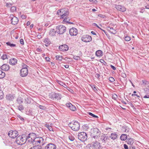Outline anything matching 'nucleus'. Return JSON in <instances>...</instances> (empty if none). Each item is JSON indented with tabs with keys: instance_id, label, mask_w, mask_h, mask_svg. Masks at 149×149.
<instances>
[{
	"instance_id": "423d86ee",
	"label": "nucleus",
	"mask_w": 149,
	"mask_h": 149,
	"mask_svg": "<svg viewBox=\"0 0 149 149\" xmlns=\"http://www.w3.org/2000/svg\"><path fill=\"white\" fill-rule=\"evenodd\" d=\"M78 137L79 139L82 141H84L86 140L87 138V134L84 132L79 133Z\"/></svg>"
},
{
	"instance_id": "0e129e2a",
	"label": "nucleus",
	"mask_w": 149,
	"mask_h": 149,
	"mask_svg": "<svg viewBox=\"0 0 149 149\" xmlns=\"http://www.w3.org/2000/svg\"><path fill=\"white\" fill-rule=\"evenodd\" d=\"M21 17V18H22L23 19H24L26 18V16L25 15H22Z\"/></svg>"
},
{
	"instance_id": "4c0bfd02",
	"label": "nucleus",
	"mask_w": 149,
	"mask_h": 149,
	"mask_svg": "<svg viewBox=\"0 0 149 149\" xmlns=\"http://www.w3.org/2000/svg\"><path fill=\"white\" fill-rule=\"evenodd\" d=\"M16 10V8L15 6H12L10 9V11L12 12H13L15 11Z\"/></svg>"
},
{
	"instance_id": "f8f14e48",
	"label": "nucleus",
	"mask_w": 149,
	"mask_h": 149,
	"mask_svg": "<svg viewBox=\"0 0 149 149\" xmlns=\"http://www.w3.org/2000/svg\"><path fill=\"white\" fill-rule=\"evenodd\" d=\"M35 145H39L42 143L44 141V139L41 137H38L34 138Z\"/></svg>"
},
{
	"instance_id": "79ce46f5",
	"label": "nucleus",
	"mask_w": 149,
	"mask_h": 149,
	"mask_svg": "<svg viewBox=\"0 0 149 149\" xmlns=\"http://www.w3.org/2000/svg\"><path fill=\"white\" fill-rule=\"evenodd\" d=\"M1 58L3 60L6 59L7 58V55L6 54H3L1 57Z\"/></svg>"
},
{
	"instance_id": "3c124183",
	"label": "nucleus",
	"mask_w": 149,
	"mask_h": 149,
	"mask_svg": "<svg viewBox=\"0 0 149 149\" xmlns=\"http://www.w3.org/2000/svg\"><path fill=\"white\" fill-rule=\"evenodd\" d=\"M12 4L9 3H7L6 4V6L7 7H12Z\"/></svg>"
},
{
	"instance_id": "13d9d810",
	"label": "nucleus",
	"mask_w": 149,
	"mask_h": 149,
	"mask_svg": "<svg viewBox=\"0 0 149 149\" xmlns=\"http://www.w3.org/2000/svg\"><path fill=\"white\" fill-rule=\"evenodd\" d=\"M20 43L23 45L24 44V40L23 39H20Z\"/></svg>"
},
{
	"instance_id": "f704fd0d",
	"label": "nucleus",
	"mask_w": 149,
	"mask_h": 149,
	"mask_svg": "<svg viewBox=\"0 0 149 149\" xmlns=\"http://www.w3.org/2000/svg\"><path fill=\"white\" fill-rule=\"evenodd\" d=\"M5 75V73L0 70V78H4Z\"/></svg>"
},
{
	"instance_id": "58836bf2",
	"label": "nucleus",
	"mask_w": 149,
	"mask_h": 149,
	"mask_svg": "<svg viewBox=\"0 0 149 149\" xmlns=\"http://www.w3.org/2000/svg\"><path fill=\"white\" fill-rule=\"evenodd\" d=\"M3 91L0 90V100H1L3 98Z\"/></svg>"
},
{
	"instance_id": "09e8293b",
	"label": "nucleus",
	"mask_w": 149,
	"mask_h": 149,
	"mask_svg": "<svg viewBox=\"0 0 149 149\" xmlns=\"http://www.w3.org/2000/svg\"><path fill=\"white\" fill-rule=\"evenodd\" d=\"M109 81L111 82H113L115 81V79L112 77H110L109 78Z\"/></svg>"
},
{
	"instance_id": "338daca9",
	"label": "nucleus",
	"mask_w": 149,
	"mask_h": 149,
	"mask_svg": "<svg viewBox=\"0 0 149 149\" xmlns=\"http://www.w3.org/2000/svg\"><path fill=\"white\" fill-rule=\"evenodd\" d=\"M18 117L22 120H24L23 118L22 117H21L19 115V116H18Z\"/></svg>"
},
{
	"instance_id": "a878e982",
	"label": "nucleus",
	"mask_w": 149,
	"mask_h": 149,
	"mask_svg": "<svg viewBox=\"0 0 149 149\" xmlns=\"http://www.w3.org/2000/svg\"><path fill=\"white\" fill-rule=\"evenodd\" d=\"M107 29L111 33L114 34L116 33V31L113 27L109 26L107 27Z\"/></svg>"
},
{
	"instance_id": "052dcab7",
	"label": "nucleus",
	"mask_w": 149,
	"mask_h": 149,
	"mask_svg": "<svg viewBox=\"0 0 149 149\" xmlns=\"http://www.w3.org/2000/svg\"><path fill=\"white\" fill-rule=\"evenodd\" d=\"M89 1L90 2L93 3H96V2L97 1L96 0H89Z\"/></svg>"
},
{
	"instance_id": "20e7f679",
	"label": "nucleus",
	"mask_w": 149,
	"mask_h": 149,
	"mask_svg": "<svg viewBox=\"0 0 149 149\" xmlns=\"http://www.w3.org/2000/svg\"><path fill=\"white\" fill-rule=\"evenodd\" d=\"M91 132V136L95 139H97L100 134L99 130L97 128H94L92 130Z\"/></svg>"
},
{
	"instance_id": "393cba45",
	"label": "nucleus",
	"mask_w": 149,
	"mask_h": 149,
	"mask_svg": "<svg viewBox=\"0 0 149 149\" xmlns=\"http://www.w3.org/2000/svg\"><path fill=\"white\" fill-rule=\"evenodd\" d=\"M56 32V30L55 31L54 29H52L50 31L49 35L51 36H55Z\"/></svg>"
},
{
	"instance_id": "f03ea898",
	"label": "nucleus",
	"mask_w": 149,
	"mask_h": 149,
	"mask_svg": "<svg viewBox=\"0 0 149 149\" xmlns=\"http://www.w3.org/2000/svg\"><path fill=\"white\" fill-rule=\"evenodd\" d=\"M69 126L72 130L75 131H78L80 129L79 124L76 121H73L70 123L69 124Z\"/></svg>"
},
{
	"instance_id": "1a4fd4ad",
	"label": "nucleus",
	"mask_w": 149,
	"mask_h": 149,
	"mask_svg": "<svg viewBox=\"0 0 149 149\" xmlns=\"http://www.w3.org/2000/svg\"><path fill=\"white\" fill-rule=\"evenodd\" d=\"M59 15H60L62 19L67 17L69 14L68 12L66 10L63 9H61L60 10Z\"/></svg>"
},
{
	"instance_id": "774afa93",
	"label": "nucleus",
	"mask_w": 149,
	"mask_h": 149,
	"mask_svg": "<svg viewBox=\"0 0 149 149\" xmlns=\"http://www.w3.org/2000/svg\"><path fill=\"white\" fill-rule=\"evenodd\" d=\"M36 51L37 52H40L42 51V50L40 49L37 48L36 49Z\"/></svg>"
},
{
	"instance_id": "c85d7f7f",
	"label": "nucleus",
	"mask_w": 149,
	"mask_h": 149,
	"mask_svg": "<svg viewBox=\"0 0 149 149\" xmlns=\"http://www.w3.org/2000/svg\"><path fill=\"white\" fill-rule=\"evenodd\" d=\"M42 147L39 145H36L31 147L30 149H42Z\"/></svg>"
},
{
	"instance_id": "ea45409f",
	"label": "nucleus",
	"mask_w": 149,
	"mask_h": 149,
	"mask_svg": "<svg viewBox=\"0 0 149 149\" xmlns=\"http://www.w3.org/2000/svg\"><path fill=\"white\" fill-rule=\"evenodd\" d=\"M45 126L47 127L50 131H51L52 130V128L51 126H50L49 125L47 124H45Z\"/></svg>"
},
{
	"instance_id": "c756f323",
	"label": "nucleus",
	"mask_w": 149,
	"mask_h": 149,
	"mask_svg": "<svg viewBox=\"0 0 149 149\" xmlns=\"http://www.w3.org/2000/svg\"><path fill=\"white\" fill-rule=\"evenodd\" d=\"M127 136L125 134H122L120 136V139L122 141H125L127 139Z\"/></svg>"
},
{
	"instance_id": "a18cd8bd",
	"label": "nucleus",
	"mask_w": 149,
	"mask_h": 149,
	"mask_svg": "<svg viewBox=\"0 0 149 149\" xmlns=\"http://www.w3.org/2000/svg\"><path fill=\"white\" fill-rule=\"evenodd\" d=\"M91 88H92L93 90L95 92L97 91V88L95 87V86L92 85L91 86Z\"/></svg>"
},
{
	"instance_id": "6e6d98bb",
	"label": "nucleus",
	"mask_w": 149,
	"mask_h": 149,
	"mask_svg": "<svg viewBox=\"0 0 149 149\" xmlns=\"http://www.w3.org/2000/svg\"><path fill=\"white\" fill-rule=\"evenodd\" d=\"M143 84L144 85H146L147 84L148 82L145 80H143L142 81Z\"/></svg>"
},
{
	"instance_id": "c9c22d12",
	"label": "nucleus",
	"mask_w": 149,
	"mask_h": 149,
	"mask_svg": "<svg viewBox=\"0 0 149 149\" xmlns=\"http://www.w3.org/2000/svg\"><path fill=\"white\" fill-rule=\"evenodd\" d=\"M17 107L18 109L20 111H22L24 109V107L21 104L18 105Z\"/></svg>"
},
{
	"instance_id": "c03bdc74",
	"label": "nucleus",
	"mask_w": 149,
	"mask_h": 149,
	"mask_svg": "<svg viewBox=\"0 0 149 149\" xmlns=\"http://www.w3.org/2000/svg\"><path fill=\"white\" fill-rule=\"evenodd\" d=\"M70 18L69 17L65 18L63 19V22H66L67 23H68L69 21L70 20Z\"/></svg>"
},
{
	"instance_id": "0eeeda50",
	"label": "nucleus",
	"mask_w": 149,
	"mask_h": 149,
	"mask_svg": "<svg viewBox=\"0 0 149 149\" xmlns=\"http://www.w3.org/2000/svg\"><path fill=\"white\" fill-rule=\"evenodd\" d=\"M27 67L28 66L27 65H25V66L22 68L20 70V74L22 77H24L26 76L28 73V69Z\"/></svg>"
},
{
	"instance_id": "bb28decb",
	"label": "nucleus",
	"mask_w": 149,
	"mask_h": 149,
	"mask_svg": "<svg viewBox=\"0 0 149 149\" xmlns=\"http://www.w3.org/2000/svg\"><path fill=\"white\" fill-rule=\"evenodd\" d=\"M117 137L118 135L115 132L111 133L110 136L111 138L113 140L116 139L117 138Z\"/></svg>"
},
{
	"instance_id": "37998d69",
	"label": "nucleus",
	"mask_w": 149,
	"mask_h": 149,
	"mask_svg": "<svg viewBox=\"0 0 149 149\" xmlns=\"http://www.w3.org/2000/svg\"><path fill=\"white\" fill-rule=\"evenodd\" d=\"M83 128L86 130L89 128V126L87 124H85L83 125Z\"/></svg>"
},
{
	"instance_id": "7ed1b4c3",
	"label": "nucleus",
	"mask_w": 149,
	"mask_h": 149,
	"mask_svg": "<svg viewBox=\"0 0 149 149\" xmlns=\"http://www.w3.org/2000/svg\"><path fill=\"white\" fill-rule=\"evenodd\" d=\"M15 141L18 145L24 144L26 142V136L25 135L19 136L17 138Z\"/></svg>"
},
{
	"instance_id": "dca6fc26",
	"label": "nucleus",
	"mask_w": 149,
	"mask_h": 149,
	"mask_svg": "<svg viewBox=\"0 0 149 149\" xmlns=\"http://www.w3.org/2000/svg\"><path fill=\"white\" fill-rule=\"evenodd\" d=\"M56 146L52 143L47 144L45 147V149H56Z\"/></svg>"
},
{
	"instance_id": "cd10ccee",
	"label": "nucleus",
	"mask_w": 149,
	"mask_h": 149,
	"mask_svg": "<svg viewBox=\"0 0 149 149\" xmlns=\"http://www.w3.org/2000/svg\"><path fill=\"white\" fill-rule=\"evenodd\" d=\"M127 144L130 145H132L134 143V141L133 139L130 138H128L127 141Z\"/></svg>"
},
{
	"instance_id": "2eb2a0df",
	"label": "nucleus",
	"mask_w": 149,
	"mask_h": 149,
	"mask_svg": "<svg viewBox=\"0 0 149 149\" xmlns=\"http://www.w3.org/2000/svg\"><path fill=\"white\" fill-rule=\"evenodd\" d=\"M59 49L61 51L63 52L66 51L68 49V47L66 45L64 44L60 46Z\"/></svg>"
},
{
	"instance_id": "b1692460",
	"label": "nucleus",
	"mask_w": 149,
	"mask_h": 149,
	"mask_svg": "<svg viewBox=\"0 0 149 149\" xmlns=\"http://www.w3.org/2000/svg\"><path fill=\"white\" fill-rule=\"evenodd\" d=\"M103 54V52L101 50H98L95 52V55L97 57L102 56Z\"/></svg>"
},
{
	"instance_id": "473e14b6",
	"label": "nucleus",
	"mask_w": 149,
	"mask_h": 149,
	"mask_svg": "<svg viewBox=\"0 0 149 149\" xmlns=\"http://www.w3.org/2000/svg\"><path fill=\"white\" fill-rule=\"evenodd\" d=\"M23 99L20 97L18 98L17 100L18 103L19 104H20L23 103Z\"/></svg>"
},
{
	"instance_id": "f257e3e1",
	"label": "nucleus",
	"mask_w": 149,
	"mask_h": 149,
	"mask_svg": "<svg viewBox=\"0 0 149 149\" xmlns=\"http://www.w3.org/2000/svg\"><path fill=\"white\" fill-rule=\"evenodd\" d=\"M35 136V134L33 133H30L27 136H26V142L28 145L32 144V145H35L34 137L33 136Z\"/></svg>"
},
{
	"instance_id": "9d476101",
	"label": "nucleus",
	"mask_w": 149,
	"mask_h": 149,
	"mask_svg": "<svg viewBox=\"0 0 149 149\" xmlns=\"http://www.w3.org/2000/svg\"><path fill=\"white\" fill-rule=\"evenodd\" d=\"M18 135V133L17 131L11 130L8 133V135L12 139H14Z\"/></svg>"
},
{
	"instance_id": "72a5a7b5",
	"label": "nucleus",
	"mask_w": 149,
	"mask_h": 149,
	"mask_svg": "<svg viewBox=\"0 0 149 149\" xmlns=\"http://www.w3.org/2000/svg\"><path fill=\"white\" fill-rule=\"evenodd\" d=\"M6 44L7 45L11 47H15L16 46V45L15 44L11 43L10 42H6Z\"/></svg>"
},
{
	"instance_id": "680f3d73",
	"label": "nucleus",
	"mask_w": 149,
	"mask_h": 149,
	"mask_svg": "<svg viewBox=\"0 0 149 149\" xmlns=\"http://www.w3.org/2000/svg\"><path fill=\"white\" fill-rule=\"evenodd\" d=\"M100 77V75L99 74H96V75H95V77L97 78L98 79H99V77Z\"/></svg>"
},
{
	"instance_id": "5fc2aeb1",
	"label": "nucleus",
	"mask_w": 149,
	"mask_h": 149,
	"mask_svg": "<svg viewBox=\"0 0 149 149\" xmlns=\"http://www.w3.org/2000/svg\"><path fill=\"white\" fill-rule=\"evenodd\" d=\"M39 107L40 109H45V107L42 105H39Z\"/></svg>"
},
{
	"instance_id": "6ab92c4d",
	"label": "nucleus",
	"mask_w": 149,
	"mask_h": 149,
	"mask_svg": "<svg viewBox=\"0 0 149 149\" xmlns=\"http://www.w3.org/2000/svg\"><path fill=\"white\" fill-rule=\"evenodd\" d=\"M1 69L3 70L8 71L9 69V66L7 64H4L1 67Z\"/></svg>"
},
{
	"instance_id": "de8ad7c7",
	"label": "nucleus",
	"mask_w": 149,
	"mask_h": 149,
	"mask_svg": "<svg viewBox=\"0 0 149 149\" xmlns=\"http://www.w3.org/2000/svg\"><path fill=\"white\" fill-rule=\"evenodd\" d=\"M69 139L72 141H73L74 139V137L72 136H69Z\"/></svg>"
},
{
	"instance_id": "6e6552de",
	"label": "nucleus",
	"mask_w": 149,
	"mask_h": 149,
	"mask_svg": "<svg viewBox=\"0 0 149 149\" xmlns=\"http://www.w3.org/2000/svg\"><path fill=\"white\" fill-rule=\"evenodd\" d=\"M49 97L52 99L60 100L61 98V95L60 94L52 92L49 94Z\"/></svg>"
},
{
	"instance_id": "412c9836",
	"label": "nucleus",
	"mask_w": 149,
	"mask_h": 149,
	"mask_svg": "<svg viewBox=\"0 0 149 149\" xmlns=\"http://www.w3.org/2000/svg\"><path fill=\"white\" fill-rule=\"evenodd\" d=\"M108 138V137L107 135L103 134V135L101 136L100 140L102 141V143H105L107 140Z\"/></svg>"
},
{
	"instance_id": "a211bd4d",
	"label": "nucleus",
	"mask_w": 149,
	"mask_h": 149,
	"mask_svg": "<svg viewBox=\"0 0 149 149\" xmlns=\"http://www.w3.org/2000/svg\"><path fill=\"white\" fill-rule=\"evenodd\" d=\"M115 7L117 10L121 11L123 12L126 10L125 8L124 7L120 5H116L115 6Z\"/></svg>"
},
{
	"instance_id": "69168bd1",
	"label": "nucleus",
	"mask_w": 149,
	"mask_h": 149,
	"mask_svg": "<svg viewBox=\"0 0 149 149\" xmlns=\"http://www.w3.org/2000/svg\"><path fill=\"white\" fill-rule=\"evenodd\" d=\"M132 96H136L138 97H140V96L139 95H138L137 94H132Z\"/></svg>"
},
{
	"instance_id": "7c9ffc66",
	"label": "nucleus",
	"mask_w": 149,
	"mask_h": 149,
	"mask_svg": "<svg viewBox=\"0 0 149 149\" xmlns=\"http://www.w3.org/2000/svg\"><path fill=\"white\" fill-rule=\"evenodd\" d=\"M6 99L9 100H12L14 99V97L12 95H9L6 96Z\"/></svg>"
},
{
	"instance_id": "864d4df0",
	"label": "nucleus",
	"mask_w": 149,
	"mask_h": 149,
	"mask_svg": "<svg viewBox=\"0 0 149 149\" xmlns=\"http://www.w3.org/2000/svg\"><path fill=\"white\" fill-rule=\"evenodd\" d=\"M98 16L100 17L103 18H104L105 17L104 15L101 14H99Z\"/></svg>"
},
{
	"instance_id": "bf43d9fd",
	"label": "nucleus",
	"mask_w": 149,
	"mask_h": 149,
	"mask_svg": "<svg viewBox=\"0 0 149 149\" xmlns=\"http://www.w3.org/2000/svg\"><path fill=\"white\" fill-rule=\"evenodd\" d=\"M123 146L124 148L125 149H128V146L126 144H124Z\"/></svg>"
},
{
	"instance_id": "ddd939ff",
	"label": "nucleus",
	"mask_w": 149,
	"mask_h": 149,
	"mask_svg": "<svg viewBox=\"0 0 149 149\" xmlns=\"http://www.w3.org/2000/svg\"><path fill=\"white\" fill-rule=\"evenodd\" d=\"M9 18L11 19V24L14 25L17 24L18 22V19L17 17H14L13 15H10Z\"/></svg>"
},
{
	"instance_id": "39448f33",
	"label": "nucleus",
	"mask_w": 149,
	"mask_h": 149,
	"mask_svg": "<svg viewBox=\"0 0 149 149\" xmlns=\"http://www.w3.org/2000/svg\"><path fill=\"white\" fill-rule=\"evenodd\" d=\"M56 29L58 34H62L65 32L66 28L65 26L60 25L56 26Z\"/></svg>"
},
{
	"instance_id": "f3484780",
	"label": "nucleus",
	"mask_w": 149,
	"mask_h": 149,
	"mask_svg": "<svg viewBox=\"0 0 149 149\" xmlns=\"http://www.w3.org/2000/svg\"><path fill=\"white\" fill-rule=\"evenodd\" d=\"M67 107H68L71 110L74 111L76 110V107L72 105L70 103H67L66 104Z\"/></svg>"
},
{
	"instance_id": "5701e85b",
	"label": "nucleus",
	"mask_w": 149,
	"mask_h": 149,
	"mask_svg": "<svg viewBox=\"0 0 149 149\" xmlns=\"http://www.w3.org/2000/svg\"><path fill=\"white\" fill-rule=\"evenodd\" d=\"M17 60L15 58H13L10 59L9 61V63L12 65H15L17 63Z\"/></svg>"
},
{
	"instance_id": "2f4dec72",
	"label": "nucleus",
	"mask_w": 149,
	"mask_h": 149,
	"mask_svg": "<svg viewBox=\"0 0 149 149\" xmlns=\"http://www.w3.org/2000/svg\"><path fill=\"white\" fill-rule=\"evenodd\" d=\"M25 100L26 104H29L31 103V98L30 97L26 98Z\"/></svg>"
},
{
	"instance_id": "8fccbe9b",
	"label": "nucleus",
	"mask_w": 149,
	"mask_h": 149,
	"mask_svg": "<svg viewBox=\"0 0 149 149\" xmlns=\"http://www.w3.org/2000/svg\"><path fill=\"white\" fill-rule=\"evenodd\" d=\"M73 58L74 59L77 60H78L80 59V58L79 56H74Z\"/></svg>"
},
{
	"instance_id": "603ef678",
	"label": "nucleus",
	"mask_w": 149,
	"mask_h": 149,
	"mask_svg": "<svg viewBox=\"0 0 149 149\" xmlns=\"http://www.w3.org/2000/svg\"><path fill=\"white\" fill-rule=\"evenodd\" d=\"M135 147L133 145H130L129 146V149H135Z\"/></svg>"
},
{
	"instance_id": "a19ab883",
	"label": "nucleus",
	"mask_w": 149,
	"mask_h": 149,
	"mask_svg": "<svg viewBox=\"0 0 149 149\" xmlns=\"http://www.w3.org/2000/svg\"><path fill=\"white\" fill-rule=\"evenodd\" d=\"M87 113L89 114L92 117L94 118H98V116L94 114H93L92 113L90 112H88Z\"/></svg>"
},
{
	"instance_id": "e2e57ef3",
	"label": "nucleus",
	"mask_w": 149,
	"mask_h": 149,
	"mask_svg": "<svg viewBox=\"0 0 149 149\" xmlns=\"http://www.w3.org/2000/svg\"><path fill=\"white\" fill-rule=\"evenodd\" d=\"M110 67L113 70H116V68H115V67H114L113 65H111Z\"/></svg>"
},
{
	"instance_id": "aec40b11",
	"label": "nucleus",
	"mask_w": 149,
	"mask_h": 149,
	"mask_svg": "<svg viewBox=\"0 0 149 149\" xmlns=\"http://www.w3.org/2000/svg\"><path fill=\"white\" fill-rule=\"evenodd\" d=\"M44 44L46 46H48L51 43V42L49 39L48 38H45L43 40Z\"/></svg>"
},
{
	"instance_id": "9b49d317",
	"label": "nucleus",
	"mask_w": 149,
	"mask_h": 149,
	"mask_svg": "<svg viewBox=\"0 0 149 149\" xmlns=\"http://www.w3.org/2000/svg\"><path fill=\"white\" fill-rule=\"evenodd\" d=\"M81 40L85 42H90L92 40L91 37L88 35H86L82 36L81 38Z\"/></svg>"
},
{
	"instance_id": "4468645a",
	"label": "nucleus",
	"mask_w": 149,
	"mask_h": 149,
	"mask_svg": "<svg viewBox=\"0 0 149 149\" xmlns=\"http://www.w3.org/2000/svg\"><path fill=\"white\" fill-rule=\"evenodd\" d=\"M69 33L72 36H76L77 34L78 31L77 29L75 28H72L70 29Z\"/></svg>"
},
{
	"instance_id": "e433bc0d",
	"label": "nucleus",
	"mask_w": 149,
	"mask_h": 149,
	"mask_svg": "<svg viewBox=\"0 0 149 149\" xmlns=\"http://www.w3.org/2000/svg\"><path fill=\"white\" fill-rule=\"evenodd\" d=\"M55 58L57 60L61 61L63 59L62 56L60 55H57L55 56Z\"/></svg>"
},
{
	"instance_id": "4d7b16f0",
	"label": "nucleus",
	"mask_w": 149,
	"mask_h": 149,
	"mask_svg": "<svg viewBox=\"0 0 149 149\" xmlns=\"http://www.w3.org/2000/svg\"><path fill=\"white\" fill-rule=\"evenodd\" d=\"M121 75L122 77L124 78H125L126 77V74L124 73H122L121 74Z\"/></svg>"
},
{
	"instance_id": "4be33fe9",
	"label": "nucleus",
	"mask_w": 149,
	"mask_h": 149,
	"mask_svg": "<svg viewBox=\"0 0 149 149\" xmlns=\"http://www.w3.org/2000/svg\"><path fill=\"white\" fill-rule=\"evenodd\" d=\"M92 145L95 149H99L100 146V143L97 141L93 143Z\"/></svg>"
},
{
	"instance_id": "49530a36",
	"label": "nucleus",
	"mask_w": 149,
	"mask_h": 149,
	"mask_svg": "<svg viewBox=\"0 0 149 149\" xmlns=\"http://www.w3.org/2000/svg\"><path fill=\"white\" fill-rule=\"evenodd\" d=\"M125 40L126 41H129L131 39V38L128 36H126L125 38Z\"/></svg>"
}]
</instances>
